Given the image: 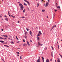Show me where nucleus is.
I'll list each match as a JSON object with an SVG mask.
<instances>
[{
    "label": "nucleus",
    "mask_w": 62,
    "mask_h": 62,
    "mask_svg": "<svg viewBox=\"0 0 62 62\" xmlns=\"http://www.w3.org/2000/svg\"><path fill=\"white\" fill-rule=\"evenodd\" d=\"M19 5L20 6L21 10H23V6L22 5V4H19Z\"/></svg>",
    "instance_id": "1"
},
{
    "label": "nucleus",
    "mask_w": 62,
    "mask_h": 62,
    "mask_svg": "<svg viewBox=\"0 0 62 62\" xmlns=\"http://www.w3.org/2000/svg\"><path fill=\"white\" fill-rule=\"evenodd\" d=\"M38 57L39 58L38 59L37 61V62H40V58L39 57Z\"/></svg>",
    "instance_id": "2"
},
{
    "label": "nucleus",
    "mask_w": 62,
    "mask_h": 62,
    "mask_svg": "<svg viewBox=\"0 0 62 62\" xmlns=\"http://www.w3.org/2000/svg\"><path fill=\"white\" fill-rule=\"evenodd\" d=\"M48 4H49V3L47 2L46 4V5L45 7H48Z\"/></svg>",
    "instance_id": "3"
},
{
    "label": "nucleus",
    "mask_w": 62,
    "mask_h": 62,
    "mask_svg": "<svg viewBox=\"0 0 62 62\" xmlns=\"http://www.w3.org/2000/svg\"><path fill=\"white\" fill-rule=\"evenodd\" d=\"M27 45H28V46H30V44H29V42L28 41H27Z\"/></svg>",
    "instance_id": "4"
},
{
    "label": "nucleus",
    "mask_w": 62,
    "mask_h": 62,
    "mask_svg": "<svg viewBox=\"0 0 62 62\" xmlns=\"http://www.w3.org/2000/svg\"><path fill=\"white\" fill-rule=\"evenodd\" d=\"M56 27V25L53 26L52 27V29H53L54 27Z\"/></svg>",
    "instance_id": "5"
},
{
    "label": "nucleus",
    "mask_w": 62,
    "mask_h": 62,
    "mask_svg": "<svg viewBox=\"0 0 62 62\" xmlns=\"http://www.w3.org/2000/svg\"><path fill=\"white\" fill-rule=\"evenodd\" d=\"M29 33H30L31 36H32V32L31 31H30L29 32Z\"/></svg>",
    "instance_id": "6"
},
{
    "label": "nucleus",
    "mask_w": 62,
    "mask_h": 62,
    "mask_svg": "<svg viewBox=\"0 0 62 62\" xmlns=\"http://www.w3.org/2000/svg\"><path fill=\"white\" fill-rule=\"evenodd\" d=\"M23 46L25 47H26V46H27V44H24L23 45Z\"/></svg>",
    "instance_id": "7"
},
{
    "label": "nucleus",
    "mask_w": 62,
    "mask_h": 62,
    "mask_svg": "<svg viewBox=\"0 0 62 62\" xmlns=\"http://www.w3.org/2000/svg\"><path fill=\"white\" fill-rule=\"evenodd\" d=\"M10 17H12L13 18V19H14V18H15V16H10Z\"/></svg>",
    "instance_id": "8"
},
{
    "label": "nucleus",
    "mask_w": 62,
    "mask_h": 62,
    "mask_svg": "<svg viewBox=\"0 0 62 62\" xmlns=\"http://www.w3.org/2000/svg\"><path fill=\"white\" fill-rule=\"evenodd\" d=\"M24 1H25V2H27L28 4H29V2L28 1H27L26 0H24Z\"/></svg>",
    "instance_id": "9"
},
{
    "label": "nucleus",
    "mask_w": 62,
    "mask_h": 62,
    "mask_svg": "<svg viewBox=\"0 0 62 62\" xmlns=\"http://www.w3.org/2000/svg\"><path fill=\"white\" fill-rule=\"evenodd\" d=\"M57 61L58 62H60V59H59V58L58 59Z\"/></svg>",
    "instance_id": "10"
},
{
    "label": "nucleus",
    "mask_w": 62,
    "mask_h": 62,
    "mask_svg": "<svg viewBox=\"0 0 62 62\" xmlns=\"http://www.w3.org/2000/svg\"><path fill=\"white\" fill-rule=\"evenodd\" d=\"M5 20L7 21H8V18H5Z\"/></svg>",
    "instance_id": "11"
},
{
    "label": "nucleus",
    "mask_w": 62,
    "mask_h": 62,
    "mask_svg": "<svg viewBox=\"0 0 62 62\" xmlns=\"http://www.w3.org/2000/svg\"><path fill=\"white\" fill-rule=\"evenodd\" d=\"M46 62H49V59H47L46 60Z\"/></svg>",
    "instance_id": "12"
},
{
    "label": "nucleus",
    "mask_w": 62,
    "mask_h": 62,
    "mask_svg": "<svg viewBox=\"0 0 62 62\" xmlns=\"http://www.w3.org/2000/svg\"><path fill=\"white\" fill-rule=\"evenodd\" d=\"M0 42H1V43H4V41H2V40H1V41H0Z\"/></svg>",
    "instance_id": "13"
},
{
    "label": "nucleus",
    "mask_w": 62,
    "mask_h": 62,
    "mask_svg": "<svg viewBox=\"0 0 62 62\" xmlns=\"http://www.w3.org/2000/svg\"><path fill=\"white\" fill-rule=\"evenodd\" d=\"M42 11L43 13H44L45 11V10H42Z\"/></svg>",
    "instance_id": "14"
},
{
    "label": "nucleus",
    "mask_w": 62,
    "mask_h": 62,
    "mask_svg": "<svg viewBox=\"0 0 62 62\" xmlns=\"http://www.w3.org/2000/svg\"><path fill=\"white\" fill-rule=\"evenodd\" d=\"M39 37L38 36L37 37V39L38 40H39Z\"/></svg>",
    "instance_id": "15"
},
{
    "label": "nucleus",
    "mask_w": 62,
    "mask_h": 62,
    "mask_svg": "<svg viewBox=\"0 0 62 62\" xmlns=\"http://www.w3.org/2000/svg\"><path fill=\"white\" fill-rule=\"evenodd\" d=\"M38 33L40 34V35L41 34V32L40 31H39Z\"/></svg>",
    "instance_id": "16"
},
{
    "label": "nucleus",
    "mask_w": 62,
    "mask_h": 62,
    "mask_svg": "<svg viewBox=\"0 0 62 62\" xmlns=\"http://www.w3.org/2000/svg\"><path fill=\"white\" fill-rule=\"evenodd\" d=\"M42 60L43 61H44V58L43 57H42Z\"/></svg>",
    "instance_id": "17"
},
{
    "label": "nucleus",
    "mask_w": 62,
    "mask_h": 62,
    "mask_svg": "<svg viewBox=\"0 0 62 62\" xmlns=\"http://www.w3.org/2000/svg\"><path fill=\"white\" fill-rule=\"evenodd\" d=\"M25 9H24V10L23 11V13L24 12H25Z\"/></svg>",
    "instance_id": "18"
},
{
    "label": "nucleus",
    "mask_w": 62,
    "mask_h": 62,
    "mask_svg": "<svg viewBox=\"0 0 62 62\" xmlns=\"http://www.w3.org/2000/svg\"><path fill=\"white\" fill-rule=\"evenodd\" d=\"M16 39L17 40H19V39H18V38H17V36H16Z\"/></svg>",
    "instance_id": "19"
},
{
    "label": "nucleus",
    "mask_w": 62,
    "mask_h": 62,
    "mask_svg": "<svg viewBox=\"0 0 62 62\" xmlns=\"http://www.w3.org/2000/svg\"><path fill=\"white\" fill-rule=\"evenodd\" d=\"M24 5H25V6H27V4H25V3H24Z\"/></svg>",
    "instance_id": "20"
},
{
    "label": "nucleus",
    "mask_w": 62,
    "mask_h": 62,
    "mask_svg": "<svg viewBox=\"0 0 62 62\" xmlns=\"http://www.w3.org/2000/svg\"><path fill=\"white\" fill-rule=\"evenodd\" d=\"M40 36V34L39 33H38V34L37 35V37H38V36Z\"/></svg>",
    "instance_id": "21"
},
{
    "label": "nucleus",
    "mask_w": 62,
    "mask_h": 62,
    "mask_svg": "<svg viewBox=\"0 0 62 62\" xmlns=\"http://www.w3.org/2000/svg\"><path fill=\"white\" fill-rule=\"evenodd\" d=\"M4 46H5V47H9L8 46H7V45H4Z\"/></svg>",
    "instance_id": "22"
},
{
    "label": "nucleus",
    "mask_w": 62,
    "mask_h": 62,
    "mask_svg": "<svg viewBox=\"0 0 62 62\" xmlns=\"http://www.w3.org/2000/svg\"><path fill=\"white\" fill-rule=\"evenodd\" d=\"M57 8H59V9L60 8V7L59 6H58L57 7Z\"/></svg>",
    "instance_id": "23"
},
{
    "label": "nucleus",
    "mask_w": 62,
    "mask_h": 62,
    "mask_svg": "<svg viewBox=\"0 0 62 62\" xmlns=\"http://www.w3.org/2000/svg\"><path fill=\"white\" fill-rule=\"evenodd\" d=\"M14 42H13V41H12L11 42H10V43H11V44H13V43H14Z\"/></svg>",
    "instance_id": "24"
},
{
    "label": "nucleus",
    "mask_w": 62,
    "mask_h": 62,
    "mask_svg": "<svg viewBox=\"0 0 62 62\" xmlns=\"http://www.w3.org/2000/svg\"><path fill=\"white\" fill-rule=\"evenodd\" d=\"M51 55L52 56V57H53V53L51 54Z\"/></svg>",
    "instance_id": "25"
},
{
    "label": "nucleus",
    "mask_w": 62,
    "mask_h": 62,
    "mask_svg": "<svg viewBox=\"0 0 62 62\" xmlns=\"http://www.w3.org/2000/svg\"><path fill=\"white\" fill-rule=\"evenodd\" d=\"M3 39H7V38H3Z\"/></svg>",
    "instance_id": "26"
},
{
    "label": "nucleus",
    "mask_w": 62,
    "mask_h": 62,
    "mask_svg": "<svg viewBox=\"0 0 62 62\" xmlns=\"http://www.w3.org/2000/svg\"><path fill=\"white\" fill-rule=\"evenodd\" d=\"M1 60H2V61H3V62H5V61H4V60L3 59L1 58Z\"/></svg>",
    "instance_id": "27"
},
{
    "label": "nucleus",
    "mask_w": 62,
    "mask_h": 62,
    "mask_svg": "<svg viewBox=\"0 0 62 62\" xmlns=\"http://www.w3.org/2000/svg\"><path fill=\"white\" fill-rule=\"evenodd\" d=\"M26 29L27 30V31H29V30H29L28 29L26 28Z\"/></svg>",
    "instance_id": "28"
},
{
    "label": "nucleus",
    "mask_w": 62,
    "mask_h": 62,
    "mask_svg": "<svg viewBox=\"0 0 62 62\" xmlns=\"http://www.w3.org/2000/svg\"><path fill=\"white\" fill-rule=\"evenodd\" d=\"M6 36H7V35H2V36H3V37H6Z\"/></svg>",
    "instance_id": "29"
},
{
    "label": "nucleus",
    "mask_w": 62,
    "mask_h": 62,
    "mask_svg": "<svg viewBox=\"0 0 62 62\" xmlns=\"http://www.w3.org/2000/svg\"><path fill=\"white\" fill-rule=\"evenodd\" d=\"M37 7H39V3H38V4H37Z\"/></svg>",
    "instance_id": "30"
},
{
    "label": "nucleus",
    "mask_w": 62,
    "mask_h": 62,
    "mask_svg": "<svg viewBox=\"0 0 62 62\" xmlns=\"http://www.w3.org/2000/svg\"><path fill=\"white\" fill-rule=\"evenodd\" d=\"M25 38L27 39V36H25Z\"/></svg>",
    "instance_id": "31"
},
{
    "label": "nucleus",
    "mask_w": 62,
    "mask_h": 62,
    "mask_svg": "<svg viewBox=\"0 0 62 62\" xmlns=\"http://www.w3.org/2000/svg\"><path fill=\"white\" fill-rule=\"evenodd\" d=\"M20 57V59H22V56H21Z\"/></svg>",
    "instance_id": "32"
},
{
    "label": "nucleus",
    "mask_w": 62,
    "mask_h": 62,
    "mask_svg": "<svg viewBox=\"0 0 62 62\" xmlns=\"http://www.w3.org/2000/svg\"><path fill=\"white\" fill-rule=\"evenodd\" d=\"M39 45H40V44L39 43V42L38 43Z\"/></svg>",
    "instance_id": "33"
},
{
    "label": "nucleus",
    "mask_w": 62,
    "mask_h": 62,
    "mask_svg": "<svg viewBox=\"0 0 62 62\" xmlns=\"http://www.w3.org/2000/svg\"><path fill=\"white\" fill-rule=\"evenodd\" d=\"M19 55H19V54H17V56H19Z\"/></svg>",
    "instance_id": "34"
},
{
    "label": "nucleus",
    "mask_w": 62,
    "mask_h": 62,
    "mask_svg": "<svg viewBox=\"0 0 62 62\" xmlns=\"http://www.w3.org/2000/svg\"><path fill=\"white\" fill-rule=\"evenodd\" d=\"M46 50L47 49V47H45Z\"/></svg>",
    "instance_id": "35"
},
{
    "label": "nucleus",
    "mask_w": 62,
    "mask_h": 62,
    "mask_svg": "<svg viewBox=\"0 0 62 62\" xmlns=\"http://www.w3.org/2000/svg\"><path fill=\"white\" fill-rule=\"evenodd\" d=\"M16 54H19V52H16Z\"/></svg>",
    "instance_id": "36"
},
{
    "label": "nucleus",
    "mask_w": 62,
    "mask_h": 62,
    "mask_svg": "<svg viewBox=\"0 0 62 62\" xmlns=\"http://www.w3.org/2000/svg\"><path fill=\"white\" fill-rule=\"evenodd\" d=\"M4 17H6V18H7V16H6L5 15L4 16Z\"/></svg>",
    "instance_id": "37"
},
{
    "label": "nucleus",
    "mask_w": 62,
    "mask_h": 62,
    "mask_svg": "<svg viewBox=\"0 0 62 62\" xmlns=\"http://www.w3.org/2000/svg\"><path fill=\"white\" fill-rule=\"evenodd\" d=\"M25 40H23V42H25Z\"/></svg>",
    "instance_id": "38"
},
{
    "label": "nucleus",
    "mask_w": 62,
    "mask_h": 62,
    "mask_svg": "<svg viewBox=\"0 0 62 62\" xmlns=\"http://www.w3.org/2000/svg\"><path fill=\"white\" fill-rule=\"evenodd\" d=\"M52 61V59H50V61Z\"/></svg>",
    "instance_id": "39"
},
{
    "label": "nucleus",
    "mask_w": 62,
    "mask_h": 62,
    "mask_svg": "<svg viewBox=\"0 0 62 62\" xmlns=\"http://www.w3.org/2000/svg\"><path fill=\"white\" fill-rule=\"evenodd\" d=\"M25 33H27V31H25Z\"/></svg>",
    "instance_id": "40"
},
{
    "label": "nucleus",
    "mask_w": 62,
    "mask_h": 62,
    "mask_svg": "<svg viewBox=\"0 0 62 62\" xmlns=\"http://www.w3.org/2000/svg\"><path fill=\"white\" fill-rule=\"evenodd\" d=\"M21 18H25V17L24 16H23V17L22 16L21 17Z\"/></svg>",
    "instance_id": "41"
},
{
    "label": "nucleus",
    "mask_w": 62,
    "mask_h": 62,
    "mask_svg": "<svg viewBox=\"0 0 62 62\" xmlns=\"http://www.w3.org/2000/svg\"><path fill=\"white\" fill-rule=\"evenodd\" d=\"M54 11H55V12H56V11H57V10H56Z\"/></svg>",
    "instance_id": "42"
},
{
    "label": "nucleus",
    "mask_w": 62,
    "mask_h": 62,
    "mask_svg": "<svg viewBox=\"0 0 62 62\" xmlns=\"http://www.w3.org/2000/svg\"><path fill=\"white\" fill-rule=\"evenodd\" d=\"M28 10H29H29H30L29 8H28Z\"/></svg>",
    "instance_id": "43"
},
{
    "label": "nucleus",
    "mask_w": 62,
    "mask_h": 62,
    "mask_svg": "<svg viewBox=\"0 0 62 62\" xmlns=\"http://www.w3.org/2000/svg\"><path fill=\"white\" fill-rule=\"evenodd\" d=\"M1 31H3V29H2Z\"/></svg>",
    "instance_id": "44"
},
{
    "label": "nucleus",
    "mask_w": 62,
    "mask_h": 62,
    "mask_svg": "<svg viewBox=\"0 0 62 62\" xmlns=\"http://www.w3.org/2000/svg\"><path fill=\"white\" fill-rule=\"evenodd\" d=\"M27 14H26L25 15V16H27Z\"/></svg>",
    "instance_id": "45"
},
{
    "label": "nucleus",
    "mask_w": 62,
    "mask_h": 62,
    "mask_svg": "<svg viewBox=\"0 0 62 62\" xmlns=\"http://www.w3.org/2000/svg\"><path fill=\"white\" fill-rule=\"evenodd\" d=\"M42 45H43V44H41L40 45V46H42Z\"/></svg>",
    "instance_id": "46"
},
{
    "label": "nucleus",
    "mask_w": 62,
    "mask_h": 62,
    "mask_svg": "<svg viewBox=\"0 0 62 62\" xmlns=\"http://www.w3.org/2000/svg\"><path fill=\"white\" fill-rule=\"evenodd\" d=\"M60 56H61V57L62 58V55H60Z\"/></svg>",
    "instance_id": "47"
},
{
    "label": "nucleus",
    "mask_w": 62,
    "mask_h": 62,
    "mask_svg": "<svg viewBox=\"0 0 62 62\" xmlns=\"http://www.w3.org/2000/svg\"><path fill=\"white\" fill-rule=\"evenodd\" d=\"M25 37H27V36H26V35H25Z\"/></svg>",
    "instance_id": "48"
},
{
    "label": "nucleus",
    "mask_w": 62,
    "mask_h": 62,
    "mask_svg": "<svg viewBox=\"0 0 62 62\" xmlns=\"http://www.w3.org/2000/svg\"><path fill=\"white\" fill-rule=\"evenodd\" d=\"M59 46L58 45V49H59Z\"/></svg>",
    "instance_id": "49"
},
{
    "label": "nucleus",
    "mask_w": 62,
    "mask_h": 62,
    "mask_svg": "<svg viewBox=\"0 0 62 62\" xmlns=\"http://www.w3.org/2000/svg\"><path fill=\"white\" fill-rule=\"evenodd\" d=\"M8 14L9 16H10V17H11V16H10V15H9V14Z\"/></svg>",
    "instance_id": "50"
},
{
    "label": "nucleus",
    "mask_w": 62,
    "mask_h": 62,
    "mask_svg": "<svg viewBox=\"0 0 62 62\" xmlns=\"http://www.w3.org/2000/svg\"><path fill=\"white\" fill-rule=\"evenodd\" d=\"M52 48V50H54V48L53 47Z\"/></svg>",
    "instance_id": "51"
},
{
    "label": "nucleus",
    "mask_w": 62,
    "mask_h": 62,
    "mask_svg": "<svg viewBox=\"0 0 62 62\" xmlns=\"http://www.w3.org/2000/svg\"><path fill=\"white\" fill-rule=\"evenodd\" d=\"M58 42L57 41V42L56 44H58Z\"/></svg>",
    "instance_id": "52"
},
{
    "label": "nucleus",
    "mask_w": 62,
    "mask_h": 62,
    "mask_svg": "<svg viewBox=\"0 0 62 62\" xmlns=\"http://www.w3.org/2000/svg\"><path fill=\"white\" fill-rule=\"evenodd\" d=\"M18 3H19V4H21V3H20V2H18Z\"/></svg>",
    "instance_id": "53"
},
{
    "label": "nucleus",
    "mask_w": 62,
    "mask_h": 62,
    "mask_svg": "<svg viewBox=\"0 0 62 62\" xmlns=\"http://www.w3.org/2000/svg\"><path fill=\"white\" fill-rule=\"evenodd\" d=\"M28 4L29 5H30V3H28Z\"/></svg>",
    "instance_id": "54"
},
{
    "label": "nucleus",
    "mask_w": 62,
    "mask_h": 62,
    "mask_svg": "<svg viewBox=\"0 0 62 62\" xmlns=\"http://www.w3.org/2000/svg\"><path fill=\"white\" fill-rule=\"evenodd\" d=\"M8 39H10V38H8Z\"/></svg>",
    "instance_id": "55"
},
{
    "label": "nucleus",
    "mask_w": 62,
    "mask_h": 62,
    "mask_svg": "<svg viewBox=\"0 0 62 62\" xmlns=\"http://www.w3.org/2000/svg\"><path fill=\"white\" fill-rule=\"evenodd\" d=\"M19 41H18L17 42V43H19Z\"/></svg>",
    "instance_id": "56"
},
{
    "label": "nucleus",
    "mask_w": 62,
    "mask_h": 62,
    "mask_svg": "<svg viewBox=\"0 0 62 62\" xmlns=\"http://www.w3.org/2000/svg\"><path fill=\"white\" fill-rule=\"evenodd\" d=\"M0 17H2V16H0Z\"/></svg>",
    "instance_id": "57"
},
{
    "label": "nucleus",
    "mask_w": 62,
    "mask_h": 62,
    "mask_svg": "<svg viewBox=\"0 0 62 62\" xmlns=\"http://www.w3.org/2000/svg\"><path fill=\"white\" fill-rule=\"evenodd\" d=\"M4 19H1V20L2 21H3V20Z\"/></svg>",
    "instance_id": "58"
},
{
    "label": "nucleus",
    "mask_w": 62,
    "mask_h": 62,
    "mask_svg": "<svg viewBox=\"0 0 62 62\" xmlns=\"http://www.w3.org/2000/svg\"><path fill=\"white\" fill-rule=\"evenodd\" d=\"M53 51H52V52H51V54H53Z\"/></svg>",
    "instance_id": "59"
},
{
    "label": "nucleus",
    "mask_w": 62,
    "mask_h": 62,
    "mask_svg": "<svg viewBox=\"0 0 62 62\" xmlns=\"http://www.w3.org/2000/svg\"><path fill=\"white\" fill-rule=\"evenodd\" d=\"M48 2H50V0H48Z\"/></svg>",
    "instance_id": "60"
},
{
    "label": "nucleus",
    "mask_w": 62,
    "mask_h": 62,
    "mask_svg": "<svg viewBox=\"0 0 62 62\" xmlns=\"http://www.w3.org/2000/svg\"><path fill=\"white\" fill-rule=\"evenodd\" d=\"M17 23H19V21H18V22H17Z\"/></svg>",
    "instance_id": "61"
},
{
    "label": "nucleus",
    "mask_w": 62,
    "mask_h": 62,
    "mask_svg": "<svg viewBox=\"0 0 62 62\" xmlns=\"http://www.w3.org/2000/svg\"><path fill=\"white\" fill-rule=\"evenodd\" d=\"M55 62H56V60H55Z\"/></svg>",
    "instance_id": "62"
},
{
    "label": "nucleus",
    "mask_w": 62,
    "mask_h": 62,
    "mask_svg": "<svg viewBox=\"0 0 62 62\" xmlns=\"http://www.w3.org/2000/svg\"><path fill=\"white\" fill-rule=\"evenodd\" d=\"M56 5H57V6L58 5H57V3H56Z\"/></svg>",
    "instance_id": "63"
},
{
    "label": "nucleus",
    "mask_w": 62,
    "mask_h": 62,
    "mask_svg": "<svg viewBox=\"0 0 62 62\" xmlns=\"http://www.w3.org/2000/svg\"><path fill=\"white\" fill-rule=\"evenodd\" d=\"M30 41L31 42H32V40H31Z\"/></svg>",
    "instance_id": "64"
}]
</instances>
